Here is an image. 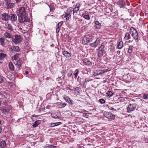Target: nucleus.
I'll use <instances>...</instances> for the list:
<instances>
[{"instance_id":"1","label":"nucleus","mask_w":148,"mask_h":148,"mask_svg":"<svg viewBox=\"0 0 148 148\" xmlns=\"http://www.w3.org/2000/svg\"><path fill=\"white\" fill-rule=\"evenodd\" d=\"M18 20L20 23L24 24L29 22L30 21L29 18L26 16V14L20 15L18 16Z\"/></svg>"},{"instance_id":"2","label":"nucleus","mask_w":148,"mask_h":148,"mask_svg":"<svg viewBox=\"0 0 148 148\" xmlns=\"http://www.w3.org/2000/svg\"><path fill=\"white\" fill-rule=\"evenodd\" d=\"M23 38L20 35H16L12 36V41L16 44H18L22 41Z\"/></svg>"},{"instance_id":"3","label":"nucleus","mask_w":148,"mask_h":148,"mask_svg":"<svg viewBox=\"0 0 148 148\" xmlns=\"http://www.w3.org/2000/svg\"><path fill=\"white\" fill-rule=\"evenodd\" d=\"M130 34L132 37L135 40L137 39L138 34L136 30L133 27L130 28Z\"/></svg>"},{"instance_id":"4","label":"nucleus","mask_w":148,"mask_h":148,"mask_svg":"<svg viewBox=\"0 0 148 148\" xmlns=\"http://www.w3.org/2000/svg\"><path fill=\"white\" fill-rule=\"evenodd\" d=\"M104 115L107 118L111 119H114L115 117L114 115L108 112H105L104 113Z\"/></svg>"},{"instance_id":"5","label":"nucleus","mask_w":148,"mask_h":148,"mask_svg":"<svg viewBox=\"0 0 148 148\" xmlns=\"http://www.w3.org/2000/svg\"><path fill=\"white\" fill-rule=\"evenodd\" d=\"M9 19H10L12 22H13L17 20V16L15 14H11L9 16Z\"/></svg>"},{"instance_id":"6","label":"nucleus","mask_w":148,"mask_h":148,"mask_svg":"<svg viewBox=\"0 0 148 148\" xmlns=\"http://www.w3.org/2000/svg\"><path fill=\"white\" fill-rule=\"evenodd\" d=\"M100 42V40L98 38H97L94 42L90 44V46L93 47H96Z\"/></svg>"},{"instance_id":"7","label":"nucleus","mask_w":148,"mask_h":148,"mask_svg":"<svg viewBox=\"0 0 148 148\" xmlns=\"http://www.w3.org/2000/svg\"><path fill=\"white\" fill-rule=\"evenodd\" d=\"M2 19L5 21H8L9 18V16L6 13H4L2 14Z\"/></svg>"},{"instance_id":"8","label":"nucleus","mask_w":148,"mask_h":148,"mask_svg":"<svg viewBox=\"0 0 148 148\" xmlns=\"http://www.w3.org/2000/svg\"><path fill=\"white\" fill-rule=\"evenodd\" d=\"M19 14L20 15H25L26 14V12L25 11V9L24 7L20 8L18 10Z\"/></svg>"},{"instance_id":"9","label":"nucleus","mask_w":148,"mask_h":148,"mask_svg":"<svg viewBox=\"0 0 148 148\" xmlns=\"http://www.w3.org/2000/svg\"><path fill=\"white\" fill-rule=\"evenodd\" d=\"M83 63L85 65L87 66L91 65V62L87 59H85L83 60Z\"/></svg>"},{"instance_id":"10","label":"nucleus","mask_w":148,"mask_h":148,"mask_svg":"<svg viewBox=\"0 0 148 148\" xmlns=\"http://www.w3.org/2000/svg\"><path fill=\"white\" fill-rule=\"evenodd\" d=\"M90 37V36L89 35H87L85 37H84L82 40L83 42L84 41L85 42V43H88L89 42L90 40L88 37Z\"/></svg>"},{"instance_id":"11","label":"nucleus","mask_w":148,"mask_h":148,"mask_svg":"<svg viewBox=\"0 0 148 148\" xmlns=\"http://www.w3.org/2000/svg\"><path fill=\"white\" fill-rule=\"evenodd\" d=\"M62 54L66 58H69L71 56V54L66 51H62Z\"/></svg>"},{"instance_id":"12","label":"nucleus","mask_w":148,"mask_h":148,"mask_svg":"<svg viewBox=\"0 0 148 148\" xmlns=\"http://www.w3.org/2000/svg\"><path fill=\"white\" fill-rule=\"evenodd\" d=\"M106 52V51H101L98 50V56L99 57H101L103 56L104 54Z\"/></svg>"},{"instance_id":"13","label":"nucleus","mask_w":148,"mask_h":148,"mask_svg":"<svg viewBox=\"0 0 148 148\" xmlns=\"http://www.w3.org/2000/svg\"><path fill=\"white\" fill-rule=\"evenodd\" d=\"M95 27L97 29H99L101 28V24L98 21H95Z\"/></svg>"},{"instance_id":"14","label":"nucleus","mask_w":148,"mask_h":148,"mask_svg":"<svg viewBox=\"0 0 148 148\" xmlns=\"http://www.w3.org/2000/svg\"><path fill=\"white\" fill-rule=\"evenodd\" d=\"M41 123V121L40 120L36 121L35 123L33 124V127H36L38 126Z\"/></svg>"},{"instance_id":"15","label":"nucleus","mask_w":148,"mask_h":148,"mask_svg":"<svg viewBox=\"0 0 148 148\" xmlns=\"http://www.w3.org/2000/svg\"><path fill=\"white\" fill-rule=\"evenodd\" d=\"M9 69L11 70V71H13L14 69V66L13 65L12 63L10 62L9 63Z\"/></svg>"},{"instance_id":"16","label":"nucleus","mask_w":148,"mask_h":148,"mask_svg":"<svg viewBox=\"0 0 148 148\" xmlns=\"http://www.w3.org/2000/svg\"><path fill=\"white\" fill-rule=\"evenodd\" d=\"M6 5H7V7L8 8H12L14 6V3H9L6 4Z\"/></svg>"},{"instance_id":"17","label":"nucleus","mask_w":148,"mask_h":148,"mask_svg":"<svg viewBox=\"0 0 148 148\" xmlns=\"http://www.w3.org/2000/svg\"><path fill=\"white\" fill-rule=\"evenodd\" d=\"M106 49L104 45H101L99 48L98 50L101 51H106Z\"/></svg>"},{"instance_id":"18","label":"nucleus","mask_w":148,"mask_h":148,"mask_svg":"<svg viewBox=\"0 0 148 148\" xmlns=\"http://www.w3.org/2000/svg\"><path fill=\"white\" fill-rule=\"evenodd\" d=\"M79 10V5L77 7H75V8H74L73 9V14H75L76 15V13H77V11H78Z\"/></svg>"},{"instance_id":"19","label":"nucleus","mask_w":148,"mask_h":148,"mask_svg":"<svg viewBox=\"0 0 148 148\" xmlns=\"http://www.w3.org/2000/svg\"><path fill=\"white\" fill-rule=\"evenodd\" d=\"M4 36L6 38H11L12 36L9 33L6 32L4 34Z\"/></svg>"},{"instance_id":"20","label":"nucleus","mask_w":148,"mask_h":148,"mask_svg":"<svg viewBox=\"0 0 148 148\" xmlns=\"http://www.w3.org/2000/svg\"><path fill=\"white\" fill-rule=\"evenodd\" d=\"M82 16L85 19L87 20H89L90 18L88 14H82Z\"/></svg>"},{"instance_id":"21","label":"nucleus","mask_w":148,"mask_h":148,"mask_svg":"<svg viewBox=\"0 0 148 148\" xmlns=\"http://www.w3.org/2000/svg\"><path fill=\"white\" fill-rule=\"evenodd\" d=\"M123 46V43L122 41L119 42L118 45V48L119 49H121Z\"/></svg>"},{"instance_id":"22","label":"nucleus","mask_w":148,"mask_h":148,"mask_svg":"<svg viewBox=\"0 0 148 148\" xmlns=\"http://www.w3.org/2000/svg\"><path fill=\"white\" fill-rule=\"evenodd\" d=\"M119 5L120 7L121 8L124 5L125 2L122 0H120L119 1Z\"/></svg>"},{"instance_id":"23","label":"nucleus","mask_w":148,"mask_h":148,"mask_svg":"<svg viewBox=\"0 0 148 148\" xmlns=\"http://www.w3.org/2000/svg\"><path fill=\"white\" fill-rule=\"evenodd\" d=\"M13 50L16 52H18L20 51L19 47H15L13 46Z\"/></svg>"},{"instance_id":"24","label":"nucleus","mask_w":148,"mask_h":148,"mask_svg":"<svg viewBox=\"0 0 148 148\" xmlns=\"http://www.w3.org/2000/svg\"><path fill=\"white\" fill-rule=\"evenodd\" d=\"M6 55L3 53H0V60L3 59L6 56Z\"/></svg>"},{"instance_id":"25","label":"nucleus","mask_w":148,"mask_h":148,"mask_svg":"<svg viewBox=\"0 0 148 148\" xmlns=\"http://www.w3.org/2000/svg\"><path fill=\"white\" fill-rule=\"evenodd\" d=\"M6 145V143L4 141H2L1 142V148L4 147Z\"/></svg>"},{"instance_id":"26","label":"nucleus","mask_w":148,"mask_h":148,"mask_svg":"<svg viewBox=\"0 0 148 148\" xmlns=\"http://www.w3.org/2000/svg\"><path fill=\"white\" fill-rule=\"evenodd\" d=\"M73 10H72V8H70L69 9H68L66 11V13H68L70 14L72 13V11Z\"/></svg>"},{"instance_id":"27","label":"nucleus","mask_w":148,"mask_h":148,"mask_svg":"<svg viewBox=\"0 0 148 148\" xmlns=\"http://www.w3.org/2000/svg\"><path fill=\"white\" fill-rule=\"evenodd\" d=\"M22 61L20 60H18L17 61L16 64L18 66V67H20L21 65Z\"/></svg>"},{"instance_id":"28","label":"nucleus","mask_w":148,"mask_h":148,"mask_svg":"<svg viewBox=\"0 0 148 148\" xmlns=\"http://www.w3.org/2000/svg\"><path fill=\"white\" fill-rule=\"evenodd\" d=\"M71 15L68 13L65 12L64 17H66V20H69V17L71 16Z\"/></svg>"},{"instance_id":"29","label":"nucleus","mask_w":148,"mask_h":148,"mask_svg":"<svg viewBox=\"0 0 148 148\" xmlns=\"http://www.w3.org/2000/svg\"><path fill=\"white\" fill-rule=\"evenodd\" d=\"M4 41V39L3 38L1 37L0 38V42L2 45L5 44Z\"/></svg>"},{"instance_id":"30","label":"nucleus","mask_w":148,"mask_h":148,"mask_svg":"<svg viewBox=\"0 0 148 148\" xmlns=\"http://www.w3.org/2000/svg\"><path fill=\"white\" fill-rule=\"evenodd\" d=\"M136 107V105L135 104H130V108L132 110L134 109Z\"/></svg>"},{"instance_id":"31","label":"nucleus","mask_w":148,"mask_h":148,"mask_svg":"<svg viewBox=\"0 0 148 148\" xmlns=\"http://www.w3.org/2000/svg\"><path fill=\"white\" fill-rule=\"evenodd\" d=\"M8 30H12V27L10 24H8V26L7 27Z\"/></svg>"},{"instance_id":"32","label":"nucleus","mask_w":148,"mask_h":148,"mask_svg":"<svg viewBox=\"0 0 148 148\" xmlns=\"http://www.w3.org/2000/svg\"><path fill=\"white\" fill-rule=\"evenodd\" d=\"M98 75L101 74L103 73V70H97Z\"/></svg>"},{"instance_id":"33","label":"nucleus","mask_w":148,"mask_h":148,"mask_svg":"<svg viewBox=\"0 0 148 148\" xmlns=\"http://www.w3.org/2000/svg\"><path fill=\"white\" fill-rule=\"evenodd\" d=\"M107 94L108 95L109 97L112 96L113 95V93L111 91H108L107 92Z\"/></svg>"},{"instance_id":"34","label":"nucleus","mask_w":148,"mask_h":148,"mask_svg":"<svg viewBox=\"0 0 148 148\" xmlns=\"http://www.w3.org/2000/svg\"><path fill=\"white\" fill-rule=\"evenodd\" d=\"M124 38L125 39H128L130 38V34L127 33L125 35Z\"/></svg>"},{"instance_id":"35","label":"nucleus","mask_w":148,"mask_h":148,"mask_svg":"<svg viewBox=\"0 0 148 148\" xmlns=\"http://www.w3.org/2000/svg\"><path fill=\"white\" fill-rule=\"evenodd\" d=\"M79 71L78 70H76L74 73V75L75 76V77L76 78L77 77V75H78V73H79Z\"/></svg>"},{"instance_id":"36","label":"nucleus","mask_w":148,"mask_h":148,"mask_svg":"<svg viewBox=\"0 0 148 148\" xmlns=\"http://www.w3.org/2000/svg\"><path fill=\"white\" fill-rule=\"evenodd\" d=\"M4 81V77L0 75V84L3 82Z\"/></svg>"},{"instance_id":"37","label":"nucleus","mask_w":148,"mask_h":148,"mask_svg":"<svg viewBox=\"0 0 148 148\" xmlns=\"http://www.w3.org/2000/svg\"><path fill=\"white\" fill-rule=\"evenodd\" d=\"M60 123V122L54 123L51 124L52 127H54L55 126H57Z\"/></svg>"},{"instance_id":"38","label":"nucleus","mask_w":148,"mask_h":148,"mask_svg":"<svg viewBox=\"0 0 148 148\" xmlns=\"http://www.w3.org/2000/svg\"><path fill=\"white\" fill-rule=\"evenodd\" d=\"M18 54H16L13 57L12 59L14 60H17V58L18 57Z\"/></svg>"},{"instance_id":"39","label":"nucleus","mask_w":148,"mask_h":148,"mask_svg":"<svg viewBox=\"0 0 148 148\" xmlns=\"http://www.w3.org/2000/svg\"><path fill=\"white\" fill-rule=\"evenodd\" d=\"M99 101L102 104L104 103H105V101L102 99H100Z\"/></svg>"},{"instance_id":"40","label":"nucleus","mask_w":148,"mask_h":148,"mask_svg":"<svg viewBox=\"0 0 148 148\" xmlns=\"http://www.w3.org/2000/svg\"><path fill=\"white\" fill-rule=\"evenodd\" d=\"M63 23V21H61V22H60L58 24H57V26L58 27H60L61 26H62Z\"/></svg>"},{"instance_id":"41","label":"nucleus","mask_w":148,"mask_h":148,"mask_svg":"<svg viewBox=\"0 0 148 148\" xmlns=\"http://www.w3.org/2000/svg\"><path fill=\"white\" fill-rule=\"evenodd\" d=\"M148 94H145L143 95V98L145 99H147L148 98Z\"/></svg>"},{"instance_id":"42","label":"nucleus","mask_w":148,"mask_h":148,"mask_svg":"<svg viewBox=\"0 0 148 148\" xmlns=\"http://www.w3.org/2000/svg\"><path fill=\"white\" fill-rule=\"evenodd\" d=\"M98 73H97V71H94L93 73V75L94 76H96L97 75H98Z\"/></svg>"},{"instance_id":"43","label":"nucleus","mask_w":148,"mask_h":148,"mask_svg":"<svg viewBox=\"0 0 148 148\" xmlns=\"http://www.w3.org/2000/svg\"><path fill=\"white\" fill-rule=\"evenodd\" d=\"M49 148H56V146L50 145H49Z\"/></svg>"},{"instance_id":"44","label":"nucleus","mask_w":148,"mask_h":148,"mask_svg":"<svg viewBox=\"0 0 148 148\" xmlns=\"http://www.w3.org/2000/svg\"><path fill=\"white\" fill-rule=\"evenodd\" d=\"M103 73H104L105 72H107V71H110V69H107L105 70H103Z\"/></svg>"},{"instance_id":"45","label":"nucleus","mask_w":148,"mask_h":148,"mask_svg":"<svg viewBox=\"0 0 148 148\" xmlns=\"http://www.w3.org/2000/svg\"><path fill=\"white\" fill-rule=\"evenodd\" d=\"M60 27H58V26L57 27L56 29V33H58L59 32V31H60Z\"/></svg>"},{"instance_id":"46","label":"nucleus","mask_w":148,"mask_h":148,"mask_svg":"<svg viewBox=\"0 0 148 148\" xmlns=\"http://www.w3.org/2000/svg\"><path fill=\"white\" fill-rule=\"evenodd\" d=\"M51 116L52 117H53V118H56L57 117L56 116H54V114H51Z\"/></svg>"},{"instance_id":"47","label":"nucleus","mask_w":148,"mask_h":148,"mask_svg":"<svg viewBox=\"0 0 148 148\" xmlns=\"http://www.w3.org/2000/svg\"><path fill=\"white\" fill-rule=\"evenodd\" d=\"M5 1H7L6 3V4H7V3H9V2L10 3V0H6Z\"/></svg>"},{"instance_id":"48","label":"nucleus","mask_w":148,"mask_h":148,"mask_svg":"<svg viewBox=\"0 0 148 148\" xmlns=\"http://www.w3.org/2000/svg\"><path fill=\"white\" fill-rule=\"evenodd\" d=\"M2 128L1 127H0V133H1V132H2Z\"/></svg>"},{"instance_id":"49","label":"nucleus","mask_w":148,"mask_h":148,"mask_svg":"<svg viewBox=\"0 0 148 148\" xmlns=\"http://www.w3.org/2000/svg\"><path fill=\"white\" fill-rule=\"evenodd\" d=\"M17 3L21 1V0H15Z\"/></svg>"},{"instance_id":"50","label":"nucleus","mask_w":148,"mask_h":148,"mask_svg":"<svg viewBox=\"0 0 148 148\" xmlns=\"http://www.w3.org/2000/svg\"><path fill=\"white\" fill-rule=\"evenodd\" d=\"M70 75H68V76L69 75L70 76L71 75H72V72L71 71H70Z\"/></svg>"},{"instance_id":"51","label":"nucleus","mask_w":148,"mask_h":148,"mask_svg":"<svg viewBox=\"0 0 148 148\" xmlns=\"http://www.w3.org/2000/svg\"><path fill=\"white\" fill-rule=\"evenodd\" d=\"M43 148H49V145H48V146L44 147Z\"/></svg>"},{"instance_id":"52","label":"nucleus","mask_w":148,"mask_h":148,"mask_svg":"<svg viewBox=\"0 0 148 148\" xmlns=\"http://www.w3.org/2000/svg\"><path fill=\"white\" fill-rule=\"evenodd\" d=\"M63 105V107H64L66 106V103H63L62 104Z\"/></svg>"},{"instance_id":"53","label":"nucleus","mask_w":148,"mask_h":148,"mask_svg":"<svg viewBox=\"0 0 148 148\" xmlns=\"http://www.w3.org/2000/svg\"><path fill=\"white\" fill-rule=\"evenodd\" d=\"M25 73L26 74H28V72L27 71H25Z\"/></svg>"},{"instance_id":"54","label":"nucleus","mask_w":148,"mask_h":148,"mask_svg":"<svg viewBox=\"0 0 148 148\" xmlns=\"http://www.w3.org/2000/svg\"><path fill=\"white\" fill-rule=\"evenodd\" d=\"M129 106H128L127 107V112H129Z\"/></svg>"},{"instance_id":"55","label":"nucleus","mask_w":148,"mask_h":148,"mask_svg":"<svg viewBox=\"0 0 148 148\" xmlns=\"http://www.w3.org/2000/svg\"><path fill=\"white\" fill-rule=\"evenodd\" d=\"M113 109H114V108H112V107H111V108H110V109L112 110Z\"/></svg>"},{"instance_id":"56","label":"nucleus","mask_w":148,"mask_h":148,"mask_svg":"<svg viewBox=\"0 0 148 148\" xmlns=\"http://www.w3.org/2000/svg\"><path fill=\"white\" fill-rule=\"evenodd\" d=\"M1 101H0V105H1Z\"/></svg>"},{"instance_id":"57","label":"nucleus","mask_w":148,"mask_h":148,"mask_svg":"<svg viewBox=\"0 0 148 148\" xmlns=\"http://www.w3.org/2000/svg\"><path fill=\"white\" fill-rule=\"evenodd\" d=\"M70 104H73V103H72V102H71H71H70Z\"/></svg>"},{"instance_id":"58","label":"nucleus","mask_w":148,"mask_h":148,"mask_svg":"<svg viewBox=\"0 0 148 148\" xmlns=\"http://www.w3.org/2000/svg\"><path fill=\"white\" fill-rule=\"evenodd\" d=\"M129 51V49H128V52H129V53H130V51Z\"/></svg>"},{"instance_id":"59","label":"nucleus","mask_w":148,"mask_h":148,"mask_svg":"<svg viewBox=\"0 0 148 148\" xmlns=\"http://www.w3.org/2000/svg\"><path fill=\"white\" fill-rule=\"evenodd\" d=\"M129 51V49H128V52H129V53H130V51Z\"/></svg>"},{"instance_id":"60","label":"nucleus","mask_w":148,"mask_h":148,"mask_svg":"<svg viewBox=\"0 0 148 148\" xmlns=\"http://www.w3.org/2000/svg\"><path fill=\"white\" fill-rule=\"evenodd\" d=\"M130 50L131 49V48L130 49Z\"/></svg>"},{"instance_id":"61","label":"nucleus","mask_w":148,"mask_h":148,"mask_svg":"<svg viewBox=\"0 0 148 148\" xmlns=\"http://www.w3.org/2000/svg\"><path fill=\"white\" fill-rule=\"evenodd\" d=\"M147 1H148V0H147Z\"/></svg>"}]
</instances>
